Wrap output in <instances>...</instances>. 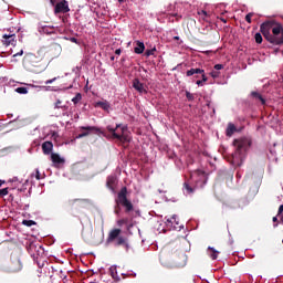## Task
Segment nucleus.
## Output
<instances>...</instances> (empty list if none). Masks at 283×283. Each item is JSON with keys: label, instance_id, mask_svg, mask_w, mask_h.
Returning <instances> with one entry per match:
<instances>
[{"label": "nucleus", "instance_id": "nucleus-21", "mask_svg": "<svg viewBox=\"0 0 283 283\" xmlns=\"http://www.w3.org/2000/svg\"><path fill=\"white\" fill-rule=\"evenodd\" d=\"M208 255H210L211 260H218V255H220V252L216 249L209 247L208 248Z\"/></svg>", "mask_w": 283, "mask_h": 283}, {"label": "nucleus", "instance_id": "nucleus-48", "mask_svg": "<svg viewBox=\"0 0 283 283\" xmlns=\"http://www.w3.org/2000/svg\"><path fill=\"white\" fill-rule=\"evenodd\" d=\"M3 185H6V180L0 179V187H3Z\"/></svg>", "mask_w": 283, "mask_h": 283}, {"label": "nucleus", "instance_id": "nucleus-53", "mask_svg": "<svg viewBox=\"0 0 283 283\" xmlns=\"http://www.w3.org/2000/svg\"><path fill=\"white\" fill-rule=\"evenodd\" d=\"M111 61H114V56H111Z\"/></svg>", "mask_w": 283, "mask_h": 283}, {"label": "nucleus", "instance_id": "nucleus-46", "mask_svg": "<svg viewBox=\"0 0 283 283\" xmlns=\"http://www.w3.org/2000/svg\"><path fill=\"white\" fill-rule=\"evenodd\" d=\"M120 53H122L120 49L115 50V54H117V56H120Z\"/></svg>", "mask_w": 283, "mask_h": 283}, {"label": "nucleus", "instance_id": "nucleus-22", "mask_svg": "<svg viewBox=\"0 0 283 283\" xmlns=\"http://www.w3.org/2000/svg\"><path fill=\"white\" fill-rule=\"evenodd\" d=\"M193 74H205L202 69H190L186 72V76H193Z\"/></svg>", "mask_w": 283, "mask_h": 283}, {"label": "nucleus", "instance_id": "nucleus-16", "mask_svg": "<svg viewBox=\"0 0 283 283\" xmlns=\"http://www.w3.org/2000/svg\"><path fill=\"white\" fill-rule=\"evenodd\" d=\"M70 107L63 103L62 99L57 98L55 99V102L53 103V109H62V112H67Z\"/></svg>", "mask_w": 283, "mask_h": 283}, {"label": "nucleus", "instance_id": "nucleus-9", "mask_svg": "<svg viewBox=\"0 0 283 283\" xmlns=\"http://www.w3.org/2000/svg\"><path fill=\"white\" fill-rule=\"evenodd\" d=\"M80 129H82L83 133L77 135L76 138H85V136H90L91 132H94L95 134H101L102 136H107L101 128L96 126H82Z\"/></svg>", "mask_w": 283, "mask_h": 283}, {"label": "nucleus", "instance_id": "nucleus-6", "mask_svg": "<svg viewBox=\"0 0 283 283\" xmlns=\"http://www.w3.org/2000/svg\"><path fill=\"white\" fill-rule=\"evenodd\" d=\"M123 230L116 228L109 231L107 242H115V247H123L125 251H129V239L125 235H120Z\"/></svg>", "mask_w": 283, "mask_h": 283}, {"label": "nucleus", "instance_id": "nucleus-27", "mask_svg": "<svg viewBox=\"0 0 283 283\" xmlns=\"http://www.w3.org/2000/svg\"><path fill=\"white\" fill-rule=\"evenodd\" d=\"M22 224H24V227H34V224H36V221L33 220H23Z\"/></svg>", "mask_w": 283, "mask_h": 283}, {"label": "nucleus", "instance_id": "nucleus-18", "mask_svg": "<svg viewBox=\"0 0 283 283\" xmlns=\"http://www.w3.org/2000/svg\"><path fill=\"white\" fill-rule=\"evenodd\" d=\"M51 160L55 165H63V163H65V159L61 158V155L56 153L51 154Z\"/></svg>", "mask_w": 283, "mask_h": 283}, {"label": "nucleus", "instance_id": "nucleus-5", "mask_svg": "<svg viewBox=\"0 0 283 283\" xmlns=\"http://www.w3.org/2000/svg\"><path fill=\"white\" fill-rule=\"evenodd\" d=\"M106 129L109 133L108 136L113 140H118L122 145H125V143H132V137L125 133L127 132V126H123V124H117L114 128L108 125Z\"/></svg>", "mask_w": 283, "mask_h": 283}, {"label": "nucleus", "instance_id": "nucleus-11", "mask_svg": "<svg viewBox=\"0 0 283 283\" xmlns=\"http://www.w3.org/2000/svg\"><path fill=\"white\" fill-rule=\"evenodd\" d=\"M133 87L139 94H147V88H145V84L142 83L138 78L133 80Z\"/></svg>", "mask_w": 283, "mask_h": 283}, {"label": "nucleus", "instance_id": "nucleus-41", "mask_svg": "<svg viewBox=\"0 0 283 283\" xmlns=\"http://www.w3.org/2000/svg\"><path fill=\"white\" fill-rule=\"evenodd\" d=\"M223 69H224V65H222V64L214 65V70H223Z\"/></svg>", "mask_w": 283, "mask_h": 283}, {"label": "nucleus", "instance_id": "nucleus-33", "mask_svg": "<svg viewBox=\"0 0 283 283\" xmlns=\"http://www.w3.org/2000/svg\"><path fill=\"white\" fill-rule=\"evenodd\" d=\"M253 18V13H248L247 15H245V21H247V23H251L252 21H251V19Z\"/></svg>", "mask_w": 283, "mask_h": 283}, {"label": "nucleus", "instance_id": "nucleus-36", "mask_svg": "<svg viewBox=\"0 0 283 283\" xmlns=\"http://www.w3.org/2000/svg\"><path fill=\"white\" fill-rule=\"evenodd\" d=\"M201 81L203 82V83H207V81H209V77H207V75L205 74V71H203V73H201Z\"/></svg>", "mask_w": 283, "mask_h": 283}, {"label": "nucleus", "instance_id": "nucleus-28", "mask_svg": "<svg viewBox=\"0 0 283 283\" xmlns=\"http://www.w3.org/2000/svg\"><path fill=\"white\" fill-rule=\"evenodd\" d=\"M15 92L18 94H28V87H25V86L18 87V88H15Z\"/></svg>", "mask_w": 283, "mask_h": 283}, {"label": "nucleus", "instance_id": "nucleus-26", "mask_svg": "<svg viewBox=\"0 0 283 283\" xmlns=\"http://www.w3.org/2000/svg\"><path fill=\"white\" fill-rule=\"evenodd\" d=\"M83 98V95H81V93H77L73 98H72V103H74V105H77V103Z\"/></svg>", "mask_w": 283, "mask_h": 283}, {"label": "nucleus", "instance_id": "nucleus-34", "mask_svg": "<svg viewBox=\"0 0 283 283\" xmlns=\"http://www.w3.org/2000/svg\"><path fill=\"white\" fill-rule=\"evenodd\" d=\"M210 76H212V78H218V76H220V72H218V71H212V72L210 73Z\"/></svg>", "mask_w": 283, "mask_h": 283}, {"label": "nucleus", "instance_id": "nucleus-52", "mask_svg": "<svg viewBox=\"0 0 283 283\" xmlns=\"http://www.w3.org/2000/svg\"><path fill=\"white\" fill-rule=\"evenodd\" d=\"M221 21H222L223 23H227V21H226L224 19H221Z\"/></svg>", "mask_w": 283, "mask_h": 283}, {"label": "nucleus", "instance_id": "nucleus-44", "mask_svg": "<svg viewBox=\"0 0 283 283\" xmlns=\"http://www.w3.org/2000/svg\"><path fill=\"white\" fill-rule=\"evenodd\" d=\"M13 56H23V50H21L20 52L13 54Z\"/></svg>", "mask_w": 283, "mask_h": 283}, {"label": "nucleus", "instance_id": "nucleus-1", "mask_svg": "<svg viewBox=\"0 0 283 283\" xmlns=\"http://www.w3.org/2000/svg\"><path fill=\"white\" fill-rule=\"evenodd\" d=\"M22 65L27 72L40 74L45 70V51L40 50L36 53H27L23 57Z\"/></svg>", "mask_w": 283, "mask_h": 283}, {"label": "nucleus", "instance_id": "nucleus-32", "mask_svg": "<svg viewBox=\"0 0 283 283\" xmlns=\"http://www.w3.org/2000/svg\"><path fill=\"white\" fill-rule=\"evenodd\" d=\"M254 39H255V43H262V34L261 33H255L254 35Z\"/></svg>", "mask_w": 283, "mask_h": 283}, {"label": "nucleus", "instance_id": "nucleus-4", "mask_svg": "<svg viewBox=\"0 0 283 283\" xmlns=\"http://www.w3.org/2000/svg\"><path fill=\"white\" fill-rule=\"evenodd\" d=\"M120 207L125 208V213L134 211V203H132V200L127 198V187H123L115 198L114 213L116 216L120 214Z\"/></svg>", "mask_w": 283, "mask_h": 283}, {"label": "nucleus", "instance_id": "nucleus-50", "mask_svg": "<svg viewBox=\"0 0 283 283\" xmlns=\"http://www.w3.org/2000/svg\"><path fill=\"white\" fill-rule=\"evenodd\" d=\"M273 222H277V217H273Z\"/></svg>", "mask_w": 283, "mask_h": 283}, {"label": "nucleus", "instance_id": "nucleus-25", "mask_svg": "<svg viewBox=\"0 0 283 283\" xmlns=\"http://www.w3.org/2000/svg\"><path fill=\"white\" fill-rule=\"evenodd\" d=\"M155 54H156V46L145 51V56H147V57L154 56Z\"/></svg>", "mask_w": 283, "mask_h": 283}, {"label": "nucleus", "instance_id": "nucleus-2", "mask_svg": "<svg viewBox=\"0 0 283 283\" xmlns=\"http://www.w3.org/2000/svg\"><path fill=\"white\" fill-rule=\"evenodd\" d=\"M233 146L235 150L232 154V165L234 167H242L247 158V151H249V147H251V140L247 138L234 139Z\"/></svg>", "mask_w": 283, "mask_h": 283}, {"label": "nucleus", "instance_id": "nucleus-47", "mask_svg": "<svg viewBox=\"0 0 283 283\" xmlns=\"http://www.w3.org/2000/svg\"><path fill=\"white\" fill-rule=\"evenodd\" d=\"M114 271H116V268H111V275L114 277Z\"/></svg>", "mask_w": 283, "mask_h": 283}, {"label": "nucleus", "instance_id": "nucleus-15", "mask_svg": "<svg viewBox=\"0 0 283 283\" xmlns=\"http://www.w3.org/2000/svg\"><path fill=\"white\" fill-rule=\"evenodd\" d=\"M53 149H54V144H52V142H44L42 144V151L45 156H50Z\"/></svg>", "mask_w": 283, "mask_h": 283}, {"label": "nucleus", "instance_id": "nucleus-20", "mask_svg": "<svg viewBox=\"0 0 283 283\" xmlns=\"http://www.w3.org/2000/svg\"><path fill=\"white\" fill-rule=\"evenodd\" d=\"M137 46L134 49L135 54H143L145 52V43L137 41Z\"/></svg>", "mask_w": 283, "mask_h": 283}, {"label": "nucleus", "instance_id": "nucleus-30", "mask_svg": "<svg viewBox=\"0 0 283 283\" xmlns=\"http://www.w3.org/2000/svg\"><path fill=\"white\" fill-rule=\"evenodd\" d=\"M186 98L188 101H195L196 96L192 93H190L189 91H186Z\"/></svg>", "mask_w": 283, "mask_h": 283}, {"label": "nucleus", "instance_id": "nucleus-12", "mask_svg": "<svg viewBox=\"0 0 283 283\" xmlns=\"http://www.w3.org/2000/svg\"><path fill=\"white\" fill-rule=\"evenodd\" d=\"M3 45H17V35L15 34H4L2 35Z\"/></svg>", "mask_w": 283, "mask_h": 283}, {"label": "nucleus", "instance_id": "nucleus-17", "mask_svg": "<svg viewBox=\"0 0 283 283\" xmlns=\"http://www.w3.org/2000/svg\"><path fill=\"white\" fill-rule=\"evenodd\" d=\"M250 96L254 98V101H260L261 105H266V99L263 98L262 94L256 91H252Z\"/></svg>", "mask_w": 283, "mask_h": 283}, {"label": "nucleus", "instance_id": "nucleus-40", "mask_svg": "<svg viewBox=\"0 0 283 283\" xmlns=\"http://www.w3.org/2000/svg\"><path fill=\"white\" fill-rule=\"evenodd\" d=\"M125 222H127V220L122 219V220L117 221V224H118V227H123V224H125Z\"/></svg>", "mask_w": 283, "mask_h": 283}, {"label": "nucleus", "instance_id": "nucleus-35", "mask_svg": "<svg viewBox=\"0 0 283 283\" xmlns=\"http://www.w3.org/2000/svg\"><path fill=\"white\" fill-rule=\"evenodd\" d=\"M282 213H283V205H281V206L279 207L277 218H283Z\"/></svg>", "mask_w": 283, "mask_h": 283}, {"label": "nucleus", "instance_id": "nucleus-49", "mask_svg": "<svg viewBox=\"0 0 283 283\" xmlns=\"http://www.w3.org/2000/svg\"><path fill=\"white\" fill-rule=\"evenodd\" d=\"M174 40L175 41H180V36L176 35V36H174Z\"/></svg>", "mask_w": 283, "mask_h": 283}, {"label": "nucleus", "instance_id": "nucleus-39", "mask_svg": "<svg viewBox=\"0 0 283 283\" xmlns=\"http://www.w3.org/2000/svg\"><path fill=\"white\" fill-rule=\"evenodd\" d=\"M35 178L36 180H41V172L39 171V169L35 170Z\"/></svg>", "mask_w": 283, "mask_h": 283}, {"label": "nucleus", "instance_id": "nucleus-24", "mask_svg": "<svg viewBox=\"0 0 283 283\" xmlns=\"http://www.w3.org/2000/svg\"><path fill=\"white\" fill-rule=\"evenodd\" d=\"M76 202H78V205H84L86 202H90V200L87 199H72L69 201V205H71V207H74L76 205Z\"/></svg>", "mask_w": 283, "mask_h": 283}, {"label": "nucleus", "instance_id": "nucleus-8", "mask_svg": "<svg viewBox=\"0 0 283 283\" xmlns=\"http://www.w3.org/2000/svg\"><path fill=\"white\" fill-rule=\"evenodd\" d=\"M275 25H277L275 21H265L260 25V32L266 41L271 38V31L273 32V28H275Z\"/></svg>", "mask_w": 283, "mask_h": 283}, {"label": "nucleus", "instance_id": "nucleus-7", "mask_svg": "<svg viewBox=\"0 0 283 283\" xmlns=\"http://www.w3.org/2000/svg\"><path fill=\"white\" fill-rule=\"evenodd\" d=\"M269 43H272V45H282L283 44V27L280 23H276V25L272 30V34L270 35V39H268Z\"/></svg>", "mask_w": 283, "mask_h": 283}, {"label": "nucleus", "instance_id": "nucleus-42", "mask_svg": "<svg viewBox=\"0 0 283 283\" xmlns=\"http://www.w3.org/2000/svg\"><path fill=\"white\" fill-rule=\"evenodd\" d=\"M198 14H202L203 17H208L207 11H205V10L199 11Z\"/></svg>", "mask_w": 283, "mask_h": 283}, {"label": "nucleus", "instance_id": "nucleus-38", "mask_svg": "<svg viewBox=\"0 0 283 283\" xmlns=\"http://www.w3.org/2000/svg\"><path fill=\"white\" fill-rule=\"evenodd\" d=\"M56 78H57V77H53V78H51V80H48V81L45 82V85H51V83H54V81H56Z\"/></svg>", "mask_w": 283, "mask_h": 283}, {"label": "nucleus", "instance_id": "nucleus-31", "mask_svg": "<svg viewBox=\"0 0 283 283\" xmlns=\"http://www.w3.org/2000/svg\"><path fill=\"white\" fill-rule=\"evenodd\" d=\"M8 193H9V188L0 189V198H4V196H8Z\"/></svg>", "mask_w": 283, "mask_h": 283}, {"label": "nucleus", "instance_id": "nucleus-29", "mask_svg": "<svg viewBox=\"0 0 283 283\" xmlns=\"http://www.w3.org/2000/svg\"><path fill=\"white\" fill-rule=\"evenodd\" d=\"M184 188L186 189L187 193H193V188L189 186V184L185 182Z\"/></svg>", "mask_w": 283, "mask_h": 283}, {"label": "nucleus", "instance_id": "nucleus-54", "mask_svg": "<svg viewBox=\"0 0 283 283\" xmlns=\"http://www.w3.org/2000/svg\"><path fill=\"white\" fill-rule=\"evenodd\" d=\"M281 220H282V222H283V217H281Z\"/></svg>", "mask_w": 283, "mask_h": 283}, {"label": "nucleus", "instance_id": "nucleus-43", "mask_svg": "<svg viewBox=\"0 0 283 283\" xmlns=\"http://www.w3.org/2000/svg\"><path fill=\"white\" fill-rule=\"evenodd\" d=\"M71 43H78V40L76 38H70Z\"/></svg>", "mask_w": 283, "mask_h": 283}, {"label": "nucleus", "instance_id": "nucleus-23", "mask_svg": "<svg viewBox=\"0 0 283 283\" xmlns=\"http://www.w3.org/2000/svg\"><path fill=\"white\" fill-rule=\"evenodd\" d=\"M235 130H237L235 125H233L231 123L228 124V127L226 130V136H229V137L233 136V134H235Z\"/></svg>", "mask_w": 283, "mask_h": 283}, {"label": "nucleus", "instance_id": "nucleus-19", "mask_svg": "<svg viewBox=\"0 0 283 283\" xmlns=\"http://www.w3.org/2000/svg\"><path fill=\"white\" fill-rule=\"evenodd\" d=\"M95 107H101V109H104V112H109V108L112 106L109 105V102L103 101V102H96Z\"/></svg>", "mask_w": 283, "mask_h": 283}, {"label": "nucleus", "instance_id": "nucleus-14", "mask_svg": "<svg viewBox=\"0 0 283 283\" xmlns=\"http://www.w3.org/2000/svg\"><path fill=\"white\" fill-rule=\"evenodd\" d=\"M166 222L170 224V227H174V229H182V226H180V222L178 221V216H172L170 218H166Z\"/></svg>", "mask_w": 283, "mask_h": 283}, {"label": "nucleus", "instance_id": "nucleus-45", "mask_svg": "<svg viewBox=\"0 0 283 283\" xmlns=\"http://www.w3.org/2000/svg\"><path fill=\"white\" fill-rule=\"evenodd\" d=\"M196 84L200 87V86L203 85V82H202V80H198V81L196 82Z\"/></svg>", "mask_w": 283, "mask_h": 283}, {"label": "nucleus", "instance_id": "nucleus-51", "mask_svg": "<svg viewBox=\"0 0 283 283\" xmlns=\"http://www.w3.org/2000/svg\"><path fill=\"white\" fill-rule=\"evenodd\" d=\"M12 182H17V177H14V178L12 179Z\"/></svg>", "mask_w": 283, "mask_h": 283}, {"label": "nucleus", "instance_id": "nucleus-13", "mask_svg": "<svg viewBox=\"0 0 283 283\" xmlns=\"http://www.w3.org/2000/svg\"><path fill=\"white\" fill-rule=\"evenodd\" d=\"M116 182H118V179L116 178V176L114 175L108 176L106 179L107 189H109L113 192L116 191Z\"/></svg>", "mask_w": 283, "mask_h": 283}, {"label": "nucleus", "instance_id": "nucleus-10", "mask_svg": "<svg viewBox=\"0 0 283 283\" xmlns=\"http://www.w3.org/2000/svg\"><path fill=\"white\" fill-rule=\"evenodd\" d=\"M54 12L55 14H67L70 12V4L66 0H62L55 4Z\"/></svg>", "mask_w": 283, "mask_h": 283}, {"label": "nucleus", "instance_id": "nucleus-3", "mask_svg": "<svg viewBox=\"0 0 283 283\" xmlns=\"http://www.w3.org/2000/svg\"><path fill=\"white\" fill-rule=\"evenodd\" d=\"M0 271H3V273H21V271H23L21 256L11 255L8 261L6 256L0 255Z\"/></svg>", "mask_w": 283, "mask_h": 283}, {"label": "nucleus", "instance_id": "nucleus-37", "mask_svg": "<svg viewBox=\"0 0 283 283\" xmlns=\"http://www.w3.org/2000/svg\"><path fill=\"white\" fill-rule=\"evenodd\" d=\"M43 30L46 32V34H52L54 32V29L52 28H44Z\"/></svg>", "mask_w": 283, "mask_h": 283}]
</instances>
